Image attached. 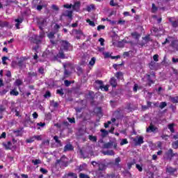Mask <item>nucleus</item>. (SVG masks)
<instances>
[{"mask_svg":"<svg viewBox=\"0 0 178 178\" xmlns=\"http://www.w3.org/2000/svg\"><path fill=\"white\" fill-rule=\"evenodd\" d=\"M110 84L112 86V87L116 88V86H118V82L116 81V79H115V77L111 79Z\"/></svg>","mask_w":178,"mask_h":178,"instance_id":"obj_25","label":"nucleus"},{"mask_svg":"<svg viewBox=\"0 0 178 178\" xmlns=\"http://www.w3.org/2000/svg\"><path fill=\"white\" fill-rule=\"evenodd\" d=\"M15 22L16 29H20V24L23 23V18L19 17L17 19H15Z\"/></svg>","mask_w":178,"mask_h":178,"instance_id":"obj_13","label":"nucleus"},{"mask_svg":"<svg viewBox=\"0 0 178 178\" xmlns=\"http://www.w3.org/2000/svg\"><path fill=\"white\" fill-rule=\"evenodd\" d=\"M106 162H108V159H104V160L99 161L97 170L105 172L106 170V168H108V165L112 163L111 162L110 163H106Z\"/></svg>","mask_w":178,"mask_h":178,"instance_id":"obj_2","label":"nucleus"},{"mask_svg":"<svg viewBox=\"0 0 178 178\" xmlns=\"http://www.w3.org/2000/svg\"><path fill=\"white\" fill-rule=\"evenodd\" d=\"M131 36H132L133 38H134L135 40H138V39L141 37V35H140L138 33H137V32H133V33H131Z\"/></svg>","mask_w":178,"mask_h":178,"instance_id":"obj_31","label":"nucleus"},{"mask_svg":"<svg viewBox=\"0 0 178 178\" xmlns=\"http://www.w3.org/2000/svg\"><path fill=\"white\" fill-rule=\"evenodd\" d=\"M177 172V168H173L172 166L168 165L165 168L166 174L169 175L170 176H175V177H177V175H176Z\"/></svg>","mask_w":178,"mask_h":178,"instance_id":"obj_3","label":"nucleus"},{"mask_svg":"<svg viewBox=\"0 0 178 178\" xmlns=\"http://www.w3.org/2000/svg\"><path fill=\"white\" fill-rule=\"evenodd\" d=\"M120 162H122V159H120V157H118L115 159V162H114V166H115V168H122V166L120 165Z\"/></svg>","mask_w":178,"mask_h":178,"instance_id":"obj_19","label":"nucleus"},{"mask_svg":"<svg viewBox=\"0 0 178 178\" xmlns=\"http://www.w3.org/2000/svg\"><path fill=\"white\" fill-rule=\"evenodd\" d=\"M51 92H49V90L46 91L45 94L44 95V97L45 98H51Z\"/></svg>","mask_w":178,"mask_h":178,"instance_id":"obj_49","label":"nucleus"},{"mask_svg":"<svg viewBox=\"0 0 178 178\" xmlns=\"http://www.w3.org/2000/svg\"><path fill=\"white\" fill-rule=\"evenodd\" d=\"M74 149V147H73V145L70 143H67L63 149V152H67L70 151H73Z\"/></svg>","mask_w":178,"mask_h":178,"instance_id":"obj_11","label":"nucleus"},{"mask_svg":"<svg viewBox=\"0 0 178 178\" xmlns=\"http://www.w3.org/2000/svg\"><path fill=\"white\" fill-rule=\"evenodd\" d=\"M95 60H96L95 57H92L90 61L89 62V65H90V66H94V65H95Z\"/></svg>","mask_w":178,"mask_h":178,"instance_id":"obj_45","label":"nucleus"},{"mask_svg":"<svg viewBox=\"0 0 178 178\" xmlns=\"http://www.w3.org/2000/svg\"><path fill=\"white\" fill-rule=\"evenodd\" d=\"M62 15L65 16V17H69V19H72L73 16V11L65 10Z\"/></svg>","mask_w":178,"mask_h":178,"instance_id":"obj_18","label":"nucleus"},{"mask_svg":"<svg viewBox=\"0 0 178 178\" xmlns=\"http://www.w3.org/2000/svg\"><path fill=\"white\" fill-rule=\"evenodd\" d=\"M80 6H81L80 1H76L72 6V9H73V10H76V12H79V10H80Z\"/></svg>","mask_w":178,"mask_h":178,"instance_id":"obj_20","label":"nucleus"},{"mask_svg":"<svg viewBox=\"0 0 178 178\" xmlns=\"http://www.w3.org/2000/svg\"><path fill=\"white\" fill-rule=\"evenodd\" d=\"M63 67H64L65 70H66V69H67L68 70H70L71 72H72V70H73V66L70 63H66V64L64 63Z\"/></svg>","mask_w":178,"mask_h":178,"instance_id":"obj_24","label":"nucleus"},{"mask_svg":"<svg viewBox=\"0 0 178 178\" xmlns=\"http://www.w3.org/2000/svg\"><path fill=\"white\" fill-rule=\"evenodd\" d=\"M165 155L167 156V158H168V159H172V158H173V156H175V154L173 153V149H170L166 153Z\"/></svg>","mask_w":178,"mask_h":178,"instance_id":"obj_21","label":"nucleus"},{"mask_svg":"<svg viewBox=\"0 0 178 178\" xmlns=\"http://www.w3.org/2000/svg\"><path fill=\"white\" fill-rule=\"evenodd\" d=\"M56 165H59L60 168H67L69 166V159L66 156H63L60 159H57Z\"/></svg>","mask_w":178,"mask_h":178,"instance_id":"obj_1","label":"nucleus"},{"mask_svg":"<svg viewBox=\"0 0 178 178\" xmlns=\"http://www.w3.org/2000/svg\"><path fill=\"white\" fill-rule=\"evenodd\" d=\"M3 146L6 149H11L12 148V142L8 141L7 143H3Z\"/></svg>","mask_w":178,"mask_h":178,"instance_id":"obj_23","label":"nucleus"},{"mask_svg":"<svg viewBox=\"0 0 178 178\" xmlns=\"http://www.w3.org/2000/svg\"><path fill=\"white\" fill-rule=\"evenodd\" d=\"M10 85H8L6 88L7 89H4L1 91H0V95H5V94H6V92H8L9 91V89L10 88Z\"/></svg>","mask_w":178,"mask_h":178,"instance_id":"obj_29","label":"nucleus"},{"mask_svg":"<svg viewBox=\"0 0 178 178\" xmlns=\"http://www.w3.org/2000/svg\"><path fill=\"white\" fill-rule=\"evenodd\" d=\"M54 140L56 142V143L58 145V147H62V142L60 141V140H59V136H54Z\"/></svg>","mask_w":178,"mask_h":178,"instance_id":"obj_27","label":"nucleus"},{"mask_svg":"<svg viewBox=\"0 0 178 178\" xmlns=\"http://www.w3.org/2000/svg\"><path fill=\"white\" fill-rule=\"evenodd\" d=\"M135 145H141V144H144V138L143 136H140L138 140L134 139Z\"/></svg>","mask_w":178,"mask_h":178,"instance_id":"obj_17","label":"nucleus"},{"mask_svg":"<svg viewBox=\"0 0 178 178\" xmlns=\"http://www.w3.org/2000/svg\"><path fill=\"white\" fill-rule=\"evenodd\" d=\"M95 86L99 87V88H102V86H104V82L102 81H95Z\"/></svg>","mask_w":178,"mask_h":178,"instance_id":"obj_28","label":"nucleus"},{"mask_svg":"<svg viewBox=\"0 0 178 178\" xmlns=\"http://www.w3.org/2000/svg\"><path fill=\"white\" fill-rule=\"evenodd\" d=\"M42 147H43V145H49V140H44L42 143Z\"/></svg>","mask_w":178,"mask_h":178,"instance_id":"obj_57","label":"nucleus"},{"mask_svg":"<svg viewBox=\"0 0 178 178\" xmlns=\"http://www.w3.org/2000/svg\"><path fill=\"white\" fill-rule=\"evenodd\" d=\"M79 154H80L81 158H84V159L87 158V153H86V152H84V150L80 149Z\"/></svg>","mask_w":178,"mask_h":178,"instance_id":"obj_37","label":"nucleus"},{"mask_svg":"<svg viewBox=\"0 0 178 178\" xmlns=\"http://www.w3.org/2000/svg\"><path fill=\"white\" fill-rule=\"evenodd\" d=\"M104 171L101 170H97L93 172V175H95V177H104Z\"/></svg>","mask_w":178,"mask_h":178,"instance_id":"obj_15","label":"nucleus"},{"mask_svg":"<svg viewBox=\"0 0 178 178\" xmlns=\"http://www.w3.org/2000/svg\"><path fill=\"white\" fill-rule=\"evenodd\" d=\"M22 84H23V81L21 79H16L15 81V85L17 86V87L22 86Z\"/></svg>","mask_w":178,"mask_h":178,"instance_id":"obj_41","label":"nucleus"},{"mask_svg":"<svg viewBox=\"0 0 178 178\" xmlns=\"http://www.w3.org/2000/svg\"><path fill=\"white\" fill-rule=\"evenodd\" d=\"M47 37L49 38V40H54L55 38V33L54 32H50L48 35Z\"/></svg>","mask_w":178,"mask_h":178,"instance_id":"obj_43","label":"nucleus"},{"mask_svg":"<svg viewBox=\"0 0 178 178\" xmlns=\"http://www.w3.org/2000/svg\"><path fill=\"white\" fill-rule=\"evenodd\" d=\"M89 140H90V141H93L94 143H97V137H95V136H92L90 135Z\"/></svg>","mask_w":178,"mask_h":178,"instance_id":"obj_51","label":"nucleus"},{"mask_svg":"<svg viewBox=\"0 0 178 178\" xmlns=\"http://www.w3.org/2000/svg\"><path fill=\"white\" fill-rule=\"evenodd\" d=\"M170 99L173 104H178V97H170Z\"/></svg>","mask_w":178,"mask_h":178,"instance_id":"obj_40","label":"nucleus"},{"mask_svg":"<svg viewBox=\"0 0 178 178\" xmlns=\"http://www.w3.org/2000/svg\"><path fill=\"white\" fill-rule=\"evenodd\" d=\"M32 163H33L34 165H40V163H41V160L40 159L32 160Z\"/></svg>","mask_w":178,"mask_h":178,"instance_id":"obj_50","label":"nucleus"},{"mask_svg":"<svg viewBox=\"0 0 178 178\" xmlns=\"http://www.w3.org/2000/svg\"><path fill=\"white\" fill-rule=\"evenodd\" d=\"M88 176L84 173H80L79 174V178H86V177Z\"/></svg>","mask_w":178,"mask_h":178,"instance_id":"obj_64","label":"nucleus"},{"mask_svg":"<svg viewBox=\"0 0 178 178\" xmlns=\"http://www.w3.org/2000/svg\"><path fill=\"white\" fill-rule=\"evenodd\" d=\"M112 147H114L115 149L118 147V143L113 142V141H110L108 143H104L103 145V148L106 149H109L112 148Z\"/></svg>","mask_w":178,"mask_h":178,"instance_id":"obj_8","label":"nucleus"},{"mask_svg":"<svg viewBox=\"0 0 178 178\" xmlns=\"http://www.w3.org/2000/svg\"><path fill=\"white\" fill-rule=\"evenodd\" d=\"M58 58H60L61 59H66V56H65V53H63L62 49L58 52Z\"/></svg>","mask_w":178,"mask_h":178,"instance_id":"obj_35","label":"nucleus"},{"mask_svg":"<svg viewBox=\"0 0 178 178\" xmlns=\"http://www.w3.org/2000/svg\"><path fill=\"white\" fill-rule=\"evenodd\" d=\"M100 131L102 133V137H106V136H108V134H109L108 131H106L105 129H101Z\"/></svg>","mask_w":178,"mask_h":178,"instance_id":"obj_38","label":"nucleus"},{"mask_svg":"<svg viewBox=\"0 0 178 178\" xmlns=\"http://www.w3.org/2000/svg\"><path fill=\"white\" fill-rule=\"evenodd\" d=\"M150 41H152V39L149 37V35H146L145 37L143 38V41L139 43L140 47H148V44Z\"/></svg>","mask_w":178,"mask_h":178,"instance_id":"obj_6","label":"nucleus"},{"mask_svg":"<svg viewBox=\"0 0 178 178\" xmlns=\"http://www.w3.org/2000/svg\"><path fill=\"white\" fill-rule=\"evenodd\" d=\"M60 43L61 45L60 49H63L64 51H70L72 44L67 40H61Z\"/></svg>","mask_w":178,"mask_h":178,"instance_id":"obj_4","label":"nucleus"},{"mask_svg":"<svg viewBox=\"0 0 178 178\" xmlns=\"http://www.w3.org/2000/svg\"><path fill=\"white\" fill-rule=\"evenodd\" d=\"M33 137L35 140H37L38 141H41V140H42V136L41 135L34 136Z\"/></svg>","mask_w":178,"mask_h":178,"instance_id":"obj_54","label":"nucleus"},{"mask_svg":"<svg viewBox=\"0 0 178 178\" xmlns=\"http://www.w3.org/2000/svg\"><path fill=\"white\" fill-rule=\"evenodd\" d=\"M31 42H33V44H41V39L40 37L37 35H33L30 38H29Z\"/></svg>","mask_w":178,"mask_h":178,"instance_id":"obj_9","label":"nucleus"},{"mask_svg":"<svg viewBox=\"0 0 178 178\" xmlns=\"http://www.w3.org/2000/svg\"><path fill=\"white\" fill-rule=\"evenodd\" d=\"M87 23L90 24L92 27H95V23L93 21H91L90 19L86 20Z\"/></svg>","mask_w":178,"mask_h":178,"instance_id":"obj_48","label":"nucleus"},{"mask_svg":"<svg viewBox=\"0 0 178 178\" xmlns=\"http://www.w3.org/2000/svg\"><path fill=\"white\" fill-rule=\"evenodd\" d=\"M10 95H14L15 97H17V95H19V92L17 91L16 89H13L10 90Z\"/></svg>","mask_w":178,"mask_h":178,"instance_id":"obj_36","label":"nucleus"},{"mask_svg":"<svg viewBox=\"0 0 178 178\" xmlns=\"http://www.w3.org/2000/svg\"><path fill=\"white\" fill-rule=\"evenodd\" d=\"M56 94H58L60 97H63V95H65V92H63V89H58L56 90Z\"/></svg>","mask_w":178,"mask_h":178,"instance_id":"obj_42","label":"nucleus"},{"mask_svg":"<svg viewBox=\"0 0 178 178\" xmlns=\"http://www.w3.org/2000/svg\"><path fill=\"white\" fill-rule=\"evenodd\" d=\"M156 10H158V8H156V6H155V3H152V12L153 13H155V12H156Z\"/></svg>","mask_w":178,"mask_h":178,"instance_id":"obj_46","label":"nucleus"},{"mask_svg":"<svg viewBox=\"0 0 178 178\" xmlns=\"http://www.w3.org/2000/svg\"><path fill=\"white\" fill-rule=\"evenodd\" d=\"M73 33L76 35V40H80L83 35V31H81V30L74 29Z\"/></svg>","mask_w":178,"mask_h":178,"instance_id":"obj_12","label":"nucleus"},{"mask_svg":"<svg viewBox=\"0 0 178 178\" xmlns=\"http://www.w3.org/2000/svg\"><path fill=\"white\" fill-rule=\"evenodd\" d=\"M64 84H65V87H70V84H72V81H70L69 80H65V81H64Z\"/></svg>","mask_w":178,"mask_h":178,"instance_id":"obj_53","label":"nucleus"},{"mask_svg":"<svg viewBox=\"0 0 178 178\" xmlns=\"http://www.w3.org/2000/svg\"><path fill=\"white\" fill-rule=\"evenodd\" d=\"M67 120L70 122V123H76V119H74V118H68Z\"/></svg>","mask_w":178,"mask_h":178,"instance_id":"obj_61","label":"nucleus"},{"mask_svg":"<svg viewBox=\"0 0 178 178\" xmlns=\"http://www.w3.org/2000/svg\"><path fill=\"white\" fill-rule=\"evenodd\" d=\"M40 172H41V173H43V175H47V173H48V170L41 168L40 169Z\"/></svg>","mask_w":178,"mask_h":178,"instance_id":"obj_55","label":"nucleus"},{"mask_svg":"<svg viewBox=\"0 0 178 178\" xmlns=\"http://www.w3.org/2000/svg\"><path fill=\"white\" fill-rule=\"evenodd\" d=\"M115 77H117V79H120V77H123V73H122V72H117L115 74Z\"/></svg>","mask_w":178,"mask_h":178,"instance_id":"obj_59","label":"nucleus"},{"mask_svg":"<svg viewBox=\"0 0 178 178\" xmlns=\"http://www.w3.org/2000/svg\"><path fill=\"white\" fill-rule=\"evenodd\" d=\"M6 111V108H5V106L0 105V113H3Z\"/></svg>","mask_w":178,"mask_h":178,"instance_id":"obj_52","label":"nucleus"},{"mask_svg":"<svg viewBox=\"0 0 178 178\" xmlns=\"http://www.w3.org/2000/svg\"><path fill=\"white\" fill-rule=\"evenodd\" d=\"M60 29V26H59V24H56L54 26V30L56 31V33H58L59 31V29Z\"/></svg>","mask_w":178,"mask_h":178,"instance_id":"obj_56","label":"nucleus"},{"mask_svg":"<svg viewBox=\"0 0 178 178\" xmlns=\"http://www.w3.org/2000/svg\"><path fill=\"white\" fill-rule=\"evenodd\" d=\"M28 76L30 79H32V77H37V72H29Z\"/></svg>","mask_w":178,"mask_h":178,"instance_id":"obj_44","label":"nucleus"},{"mask_svg":"<svg viewBox=\"0 0 178 178\" xmlns=\"http://www.w3.org/2000/svg\"><path fill=\"white\" fill-rule=\"evenodd\" d=\"M71 74L72 72L67 68H65V70H64V79H67L68 77H70Z\"/></svg>","mask_w":178,"mask_h":178,"instance_id":"obj_22","label":"nucleus"},{"mask_svg":"<svg viewBox=\"0 0 178 178\" xmlns=\"http://www.w3.org/2000/svg\"><path fill=\"white\" fill-rule=\"evenodd\" d=\"M156 130H158V128L151 123L149 127L147 128L146 131L147 133H155Z\"/></svg>","mask_w":178,"mask_h":178,"instance_id":"obj_10","label":"nucleus"},{"mask_svg":"<svg viewBox=\"0 0 178 178\" xmlns=\"http://www.w3.org/2000/svg\"><path fill=\"white\" fill-rule=\"evenodd\" d=\"M104 178H115V174H107Z\"/></svg>","mask_w":178,"mask_h":178,"instance_id":"obj_60","label":"nucleus"},{"mask_svg":"<svg viewBox=\"0 0 178 178\" xmlns=\"http://www.w3.org/2000/svg\"><path fill=\"white\" fill-rule=\"evenodd\" d=\"M67 176V177L77 178V174L74 172H69Z\"/></svg>","mask_w":178,"mask_h":178,"instance_id":"obj_39","label":"nucleus"},{"mask_svg":"<svg viewBox=\"0 0 178 178\" xmlns=\"http://www.w3.org/2000/svg\"><path fill=\"white\" fill-rule=\"evenodd\" d=\"M147 80L149 81V86L154 84V79H155V74H147Z\"/></svg>","mask_w":178,"mask_h":178,"instance_id":"obj_14","label":"nucleus"},{"mask_svg":"<svg viewBox=\"0 0 178 178\" xmlns=\"http://www.w3.org/2000/svg\"><path fill=\"white\" fill-rule=\"evenodd\" d=\"M168 22H170L173 29H177V27H178V17H168Z\"/></svg>","mask_w":178,"mask_h":178,"instance_id":"obj_5","label":"nucleus"},{"mask_svg":"<svg viewBox=\"0 0 178 178\" xmlns=\"http://www.w3.org/2000/svg\"><path fill=\"white\" fill-rule=\"evenodd\" d=\"M94 9H95V5L94 4H90L86 7V10L88 12H91V10H94Z\"/></svg>","mask_w":178,"mask_h":178,"instance_id":"obj_34","label":"nucleus"},{"mask_svg":"<svg viewBox=\"0 0 178 178\" xmlns=\"http://www.w3.org/2000/svg\"><path fill=\"white\" fill-rule=\"evenodd\" d=\"M37 23L40 30H44L43 27H45V26H47V19L40 18L38 19Z\"/></svg>","mask_w":178,"mask_h":178,"instance_id":"obj_7","label":"nucleus"},{"mask_svg":"<svg viewBox=\"0 0 178 178\" xmlns=\"http://www.w3.org/2000/svg\"><path fill=\"white\" fill-rule=\"evenodd\" d=\"M17 65L19 66V67H20V69H24L26 67V64H24L22 60L18 61Z\"/></svg>","mask_w":178,"mask_h":178,"instance_id":"obj_32","label":"nucleus"},{"mask_svg":"<svg viewBox=\"0 0 178 178\" xmlns=\"http://www.w3.org/2000/svg\"><path fill=\"white\" fill-rule=\"evenodd\" d=\"M124 144H129V141L126 138L122 140L120 145H124Z\"/></svg>","mask_w":178,"mask_h":178,"instance_id":"obj_58","label":"nucleus"},{"mask_svg":"<svg viewBox=\"0 0 178 178\" xmlns=\"http://www.w3.org/2000/svg\"><path fill=\"white\" fill-rule=\"evenodd\" d=\"M16 66H17V63L16 61H13L11 63V67H13V69H15Z\"/></svg>","mask_w":178,"mask_h":178,"instance_id":"obj_63","label":"nucleus"},{"mask_svg":"<svg viewBox=\"0 0 178 178\" xmlns=\"http://www.w3.org/2000/svg\"><path fill=\"white\" fill-rule=\"evenodd\" d=\"M104 155H108L110 156H113L115 155V152L113 150H106L103 152Z\"/></svg>","mask_w":178,"mask_h":178,"instance_id":"obj_26","label":"nucleus"},{"mask_svg":"<svg viewBox=\"0 0 178 178\" xmlns=\"http://www.w3.org/2000/svg\"><path fill=\"white\" fill-rule=\"evenodd\" d=\"M168 127L171 133H175V123L169 124Z\"/></svg>","mask_w":178,"mask_h":178,"instance_id":"obj_30","label":"nucleus"},{"mask_svg":"<svg viewBox=\"0 0 178 178\" xmlns=\"http://www.w3.org/2000/svg\"><path fill=\"white\" fill-rule=\"evenodd\" d=\"M35 140V139L34 136H33L32 138L27 139L26 143H34Z\"/></svg>","mask_w":178,"mask_h":178,"instance_id":"obj_62","label":"nucleus"},{"mask_svg":"<svg viewBox=\"0 0 178 178\" xmlns=\"http://www.w3.org/2000/svg\"><path fill=\"white\" fill-rule=\"evenodd\" d=\"M0 27H1V28L9 27V22H2L1 20H0Z\"/></svg>","mask_w":178,"mask_h":178,"instance_id":"obj_33","label":"nucleus"},{"mask_svg":"<svg viewBox=\"0 0 178 178\" xmlns=\"http://www.w3.org/2000/svg\"><path fill=\"white\" fill-rule=\"evenodd\" d=\"M167 105H168V104L166 102H161V104L159 105V108L161 109H163V108H165Z\"/></svg>","mask_w":178,"mask_h":178,"instance_id":"obj_47","label":"nucleus"},{"mask_svg":"<svg viewBox=\"0 0 178 178\" xmlns=\"http://www.w3.org/2000/svg\"><path fill=\"white\" fill-rule=\"evenodd\" d=\"M76 170H79V172H83V170H87V164L86 163H83L81 164L79 166L76 167Z\"/></svg>","mask_w":178,"mask_h":178,"instance_id":"obj_16","label":"nucleus"}]
</instances>
